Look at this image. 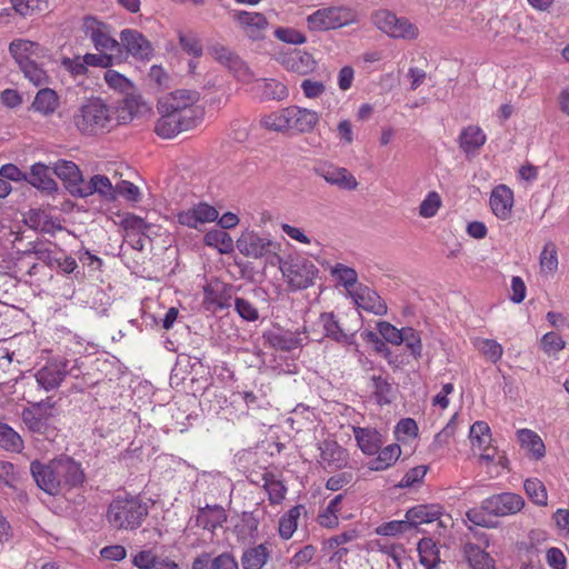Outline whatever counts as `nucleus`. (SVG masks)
Segmentation results:
<instances>
[{"mask_svg":"<svg viewBox=\"0 0 569 569\" xmlns=\"http://www.w3.org/2000/svg\"><path fill=\"white\" fill-rule=\"evenodd\" d=\"M160 118L154 126L157 136L171 139L182 131L196 128L203 118L201 108H187L186 104L159 103Z\"/></svg>","mask_w":569,"mask_h":569,"instance_id":"obj_1","label":"nucleus"},{"mask_svg":"<svg viewBox=\"0 0 569 569\" xmlns=\"http://www.w3.org/2000/svg\"><path fill=\"white\" fill-rule=\"evenodd\" d=\"M148 515L149 506L139 495H127L111 500L106 517L112 528L133 531L141 527Z\"/></svg>","mask_w":569,"mask_h":569,"instance_id":"obj_2","label":"nucleus"},{"mask_svg":"<svg viewBox=\"0 0 569 569\" xmlns=\"http://www.w3.org/2000/svg\"><path fill=\"white\" fill-rule=\"evenodd\" d=\"M54 402L51 397L32 402L21 411V420L28 431L46 440H54L58 436L56 426Z\"/></svg>","mask_w":569,"mask_h":569,"instance_id":"obj_3","label":"nucleus"},{"mask_svg":"<svg viewBox=\"0 0 569 569\" xmlns=\"http://www.w3.org/2000/svg\"><path fill=\"white\" fill-rule=\"evenodd\" d=\"M74 124L83 134H98L113 126L111 108L101 98L88 99L73 117Z\"/></svg>","mask_w":569,"mask_h":569,"instance_id":"obj_4","label":"nucleus"},{"mask_svg":"<svg viewBox=\"0 0 569 569\" xmlns=\"http://www.w3.org/2000/svg\"><path fill=\"white\" fill-rule=\"evenodd\" d=\"M279 264L290 291H301L312 287L320 272L312 261L299 254L279 258Z\"/></svg>","mask_w":569,"mask_h":569,"instance_id":"obj_5","label":"nucleus"},{"mask_svg":"<svg viewBox=\"0 0 569 569\" xmlns=\"http://www.w3.org/2000/svg\"><path fill=\"white\" fill-rule=\"evenodd\" d=\"M81 375L79 360L76 359L71 363L64 357L50 358L34 373L38 388L49 392L58 389L67 376L78 378Z\"/></svg>","mask_w":569,"mask_h":569,"instance_id":"obj_6","label":"nucleus"},{"mask_svg":"<svg viewBox=\"0 0 569 569\" xmlns=\"http://www.w3.org/2000/svg\"><path fill=\"white\" fill-rule=\"evenodd\" d=\"M358 21V12L346 6L318 9L307 18L308 27L312 31L338 29Z\"/></svg>","mask_w":569,"mask_h":569,"instance_id":"obj_7","label":"nucleus"},{"mask_svg":"<svg viewBox=\"0 0 569 569\" xmlns=\"http://www.w3.org/2000/svg\"><path fill=\"white\" fill-rule=\"evenodd\" d=\"M53 459L60 493L79 489L83 486L87 476L80 461L64 453Z\"/></svg>","mask_w":569,"mask_h":569,"instance_id":"obj_8","label":"nucleus"},{"mask_svg":"<svg viewBox=\"0 0 569 569\" xmlns=\"http://www.w3.org/2000/svg\"><path fill=\"white\" fill-rule=\"evenodd\" d=\"M83 32L99 52L120 51L121 44L111 36V27L93 16L83 18Z\"/></svg>","mask_w":569,"mask_h":569,"instance_id":"obj_9","label":"nucleus"},{"mask_svg":"<svg viewBox=\"0 0 569 569\" xmlns=\"http://www.w3.org/2000/svg\"><path fill=\"white\" fill-rule=\"evenodd\" d=\"M262 338L271 348L284 352L301 349L309 341L308 331L306 328H303L302 331H291L281 327H277L263 331Z\"/></svg>","mask_w":569,"mask_h":569,"instance_id":"obj_10","label":"nucleus"},{"mask_svg":"<svg viewBox=\"0 0 569 569\" xmlns=\"http://www.w3.org/2000/svg\"><path fill=\"white\" fill-rule=\"evenodd\" d=\"M237 249L246 257L260 259L276 250V243L252 230H244L237 239Z\"/></svg>","mask_w":569,"mask_h":569,"instance_id":"obj_11","label":"nucleus"},{"mask_svg":"<svg viewBox=\"0 0 569 569\" xmlns=\"http://www.w3.org/2000/svg\"><path fill=\"white\" fill-rule=\"evenodd\" d=\"M525 507V499L515 492H501L483 499V509L495 517L518 513Z\"/></svg>","mask_w":569,"mask_h":569,"instance_id":"obj_12","label":"nucleus"},{"mask_svg":"<svg viewBox=\"0 0 569 569\" xmlns=\"http://www.w3.org/2000/svg\"><path fill=\"white\" fill-rule=\"evenodd\" d=\"M234 295V287L224 282L208 283L203 287V307L216 312L229 309Z\"/></svg>","mask_w":569,"mask_h":569,"instance_id":"obj_13","label":"nucleus"},{"mask_svg":"<svg viewBox=\"0 0 569 569\" xmlns=\"http://www.w3.org/2000/svg\"><path fill=\"white\" fill-rule=\"evenodd\" d=\"M276 60L286 70L298 73L300 76H307L313 72L317 67V62L312 54L300 49H291L286 52H278L276 54Z\"/></svg>","mask_w":569,"mask_h":569,"instance_id":"obj_14","label":"nucleus"},{"mask_svg":"<svg viewBox=\"0 0 569 569\" xmlns=\"http://www.w3.org/2000/svg\"><path fill=\"white\" fill-rule=\"evenodd\" d=\"M30 473L39 489L50 496L60 495L54 459H51L47 463L38 459L33 460L30 463Z\"/></svg>","mask_w":569,"mask_h":569,"instance_id":"obj_15","label":"nucleus"},{"mask_svg":"<svg viewBox=\"0 0 569 569\" xmlns=\"http://www.w3.org/2000/svg\"><path fill=\"white\" fill-rule=\"evenodd\" d=\"M53 173L62 181L64 189L74 198L83 186V176L79 167L70 160L59 159L53 163Z\"/></svg>","mask_w":569,"mask_h":569,"instance_id":"obj_16","label":"nucleus"},{"mask_svg":"<svg viewBox=\"0 0 569 569\" xmlns=\"http://www.w3.org/2000/svg\"><path fill=\"white\" fill-rule=\"evenodd\" d=\"M121 44L133 58L148 61L153 57L151 42L136 29H123L120 32Z\"/></svg>","mask_w":569,"mask_h":569,"instance_id":"obj_17","label":"nucleus"},{"mask_svg":"<svg viewBox=\"0 0 569 569\" xmlns=\"http://www.w3.org/2000/svg\"><path fill=\"white\" fill-rule=\"evenodd\" d=\"M353 303L368 312L377 316H383L388 307L378 292L366 284H358L349 297Z\"/></svg>","mask_w":569,"mask_h":569,"instance_id":"obj_18","label":"nucleus"},{"mask_svg":"<svg viewBox=\"0 0 569 569\" xmlns=\"http://www.w3.org/2000/svg\"><path fill=\"white\" fill-rule=\"evenodd\" d=\"M315 172L317 176L323 178L326 182L341 190H356L359 184L356 177L346 168L337 167L331 163H322L316 167Z\"/></svg>","mask_w":569,"mask_h":569,"instance_id":"obj_19","label":"nucleus"},{"mask_svg":"<svg viewBox=\"0 0 569 569\" xmlns=\"http://www.w3.org/2000/svg\"><path fill=\"white\" fill-rule=\"evenodd\" d=\"M218 217L219 212L213 206L199 202L188 210L178 212L177 221L181 226L197 229L199 224L213 222Z\"/></svg>","mask_w":569,"mask_h":569,"instance_id":"obj_20","label":"nucleus"},{"mask_svg":"<svg viewBox=\"0 0 569 569\" xmlns=\"http://www.w3.org/2000/svg\"><path fill=\"white\" fill-rule=\"evenodd\" d=\"M52 173L53 171L49 166L36 162L31 166L30 172L27 173L26 182L46 194H53L59 190V187L52 178Z\"/></svg>","mask_w":569,"mask_h":569,"instance_id":"obj_21","label":"nucleus"},{"mask_svg":"<svg viewBox=\"0 0 569 569\" xmlns=\"http://www.w3.org/2000/svg\"><path fill=\"white\" fill-rule=\"evenodd\" d=\"M192 521H194V526L214 532L217 528L227 521L226 510L220 505H206L198 509L194 517L190 518L189 525Z\"/></svg>","mask_w":569,"mask_h":569,"instance_id":"obj_22","label":"nucleus"},{"mask_svg":"<svg viewBox=\"0 0 569 569\" xmlns=\"http://www.w3.org/2000/svg\"><path fill=\"white\" fill-rule=\"evenodd\" d=\"M319 323L323 330V338L343 346H357L356 335L345 332L333 312H322L319 317Z\"/></svg>","mask_w":569,"mask_h":569,"instance_id":"obj_23","label":"nucleus"},{"mask_svg":"<svg viewBox=\"0 0 569 569\" xmlns=\"http://www.w3.org/2000/svg\"><path fill=\"white\" fill-rule=\"evenodd\" d=\"M318 449L326 467L341 469L348 465V452L336 440L326 439L318 445Z\"/></svg>","mask_w":569,"mask_h":569,"instance_id":"obj_24","label":"nucleus"},{"mask_svg":"<svg viewBox=\"0 0 569 569\" xmlns=\"http://www.w3.org/2000/svg\"><path fill=\"white\" fill-rule=\"evenodd\" d=\"M490 208L500 220H507L511 216L513 206V192L506 184H499L491 191Z\"/></svg>","mask_w":569,"mask_h":569,"instance_id":"obj_25","label":"nucleus"},{"mask_svg":"<svg viewBox=\"0 0 569 569\" xmlns=\"http://www.w3.org/2000/svg\"><path fill=\"white\" fill-rule=\"evenodd\" d=\"M442 507L437 503L418 505L407 510L405 518L410 522V528L418 530L420 525L431 523L442 516Z\"/></svg>","mask_w":569,"mask_h":569,"instance_id":"obj_26","label":"nucleus"},{"mask_svg":"<svg viewBox=\"0 0 569 569\" xmlns=\"http://www.w3.org/2000/svg\"><path fill=\"white\" fill-rule=\"evenodd\" d=\"M209 53L214 60L227 67L236 74L244 76L249 70L244 61L238 54L222 44H213L209 48Z\"/></svg>","mask_w":569,"mask_h":569,"instance_id":"obj_27","label":"nucleus"},{"mask_svg":"<svg viewBox=\"0 0 569 569\" xmlns=\"http://www.w3.org/2000/svg\"><path fill=\"white\" fill-rule=\"evenodd\" d=\"M93 193H98L104 201H114V187L110 179L103 174H94L89 182H83L79 198H87Z\"/></svg>","mask_w":569,"mask_h":569,"instance_id":"obj_28","label":"nucleus"},{"mask_svg":"<svg viewBox=\"0 0 569 569\" xmlns=\"http://www.w3.org/2000/svg\"><path fill=\"white\" fill-rule=\"evenodd\" d=\"M194 369L191 371L189 380L184 387V391L197 396H202L211 385L210 369L204 366L201 360L194 362Z\"/></svg>","mask_w":569,"mask_h":569,"instance_id":"obj_29","label":"nucleus"},{"mask_svg":"<svg viewBox=\"0 0 569 569\" xmlns=\"http://www.w3.org/2000/svg\"><path fill=\"white\" fill-rule=\"evenodd\" d=\"M462 553L470 569H496L492 557L477 543H465Z\"/></svg>","mask_w":569,"mask_h":569,"instance_id":"obj_30","label":"nucleus"},{"mask_svg":"<svg viewBox=\"0 0 569 569\" xmlns=\"http://www.w3.org/2000/svg\"><path fill=\"white\" fill-rule=\"evenodd\" d=\"M149 111L148 104L139 94L126 96L118 107V119L122 123L130 122L133 118Z\"/></svg>","mask_w":569,"mask_h":569,"instance_id":"obj_31","label":"nucleus"},{"mask_svg":"<svg viewBox=\"0 0 569 569\" xmlns=\"http://www.w3.org/2000/svg\"><path fill=\"white\" fill-rule=\"evenodd\" d=\"M353 433L358 447L367 456L376 455L382 446V436L376 429L356 427Z\"/></svg>","mask_w":569,"mask_h":569,"instance_id":"obj_32","label":"nucleus"},{"mask_svg":"<svg viewBox=\"0 0 569 569\" xmlns=\"http://www.w3.org/2000/svg\"><path fill=\"white\" fill-rule=\"evenodd\" d=\"M59 103V96L53 89L42 88L36 93L30 110L43 117H49L56 112Z\"/></svg>","mask_w":569,"mask_h":569,"instance_id":"obj_33","label":"nucleus"},{"mask_svg":"<svg viewBox=\"0 0 569 569\" xmlns=\"http://www.w3.org/2000/svg\"><path fill=\"white\" fill-rule=\"evenodd\" d=\"M200 361L198 357L180 355L170 373V386L173 388L182 387L184 389L191 371L194 369V362Z\"/></svg>","mask_w":569,"mask_h":569,"instance_id":"obj_34","label":"nucleus"},{"mask_svg":"<svg viewBox=\"0 0 569 569\" xmlns=\"http://www.w3.org/2000/svg\"><path fill=\"white\" fill-rule=\"evenodd\" d=\"M487 137L478 126H468L459 134V148L466 153H475L486 143Z\"/></svg>","mask_w":569,"mask_h":569,"instance_id":"obj_35","label":"nucleus"},{"mask_svg":"<svg viewBox=\"0 0 569 569\" xmlns=\"http://www.w3.org/2000/svg\"><path fill=\"white\" fill-rule=\"evenodd\" d=\"M290 119L291 129L299 132H309L318 123L319 116L313 110L290 106Z\"/></svg>","mask_w":569,"mask_h":569,"instance_id":"obj_36","label":"nucleus"},{"mask_svg":"<svg viewBox=\"0 0 569 569\" xmlns=\"http://www.w3.org/2000/svg\"><path fill=\"white\" fill-rule=\"evenodd\" d=\"M520 446L530 452L531 458L540 460L546 455V447L540 436L530 429H520L517 431Z\"/></svg>","mask_w":569,"mask_h":569,"instance_id":"obj_37","label":"nucleus"},{"mask_svg":"<svg viewBox=\"0 0 569 569\" xmlns=\"http://www.w3.org/2000/svg\"><path fill=\"white\" fill-rule=\"evenodd\" d=\"M378 456L368 462V468L372 471H382L396 463L401 455V448L397 443H391L383 449H379Z\"/></svg>","mask_w":569,"mask_h":569,"instance_id":"obj_38","label":"nucleus"},{"mask_svg":"<svg viewBox=\"0 0 569 569\" xmlns=\"http://www.w3.org/2000/svg\"><path fill=\"white\" fill-rule=\"evenodd\" d=\"M417 550L419 562L425 569H437L440 563L439 549L432 538H422L419 540Z\"/></svg>","mask_w":569,"mask_h":569,"instance_id":"obj_39","label":"nucleus"},{"mask_svg":"<svg viewBox=\"0 0 569 569\" xmlns=\"http://www.w3.org/2000/svg\"><path fill=\"white\" fill-rule=\"evenodd\" d=\"M270 558V552L266 543H260L253 548L246 549L241 557L243 569H262Z\"/></svg>","mask_w":569,"mask_h":569,"instance_id":"obj_40","label":"nucleus"},{"mask_svg":"<svg viewBox=\"0 0 569 569\" xmlns=\"http://www.w3.org/2000/svg\"><path fill=\"white\" fill-rule=\"evenodd\" d=\"M372 397L379 406L390 405L396 398V389L386 378L372 376Z\"/></svg>","mask_w":569,"mask_h":569,"instance_id":"obj_41","label":"nucleus"},{"mask_svg":"<svg viewBox=\"0 0 569 569\" xmlns=\"http://www.w3.org/2000/svg\"><path fill=\"white\" fill-rule=\"evenodd\" d=\"M261 480L263 481V489L268 492V499L271 505L281 503L287 493V487L283 481L274 478L272 472H263L260 475Z\"/></svg>","mask_w":569,"mask_h":569,"instance_id":"obj_42","label":"nucleus"},{"mask_svg":"<svg viewBox=\"0 0 569 569\" xmlns=\"http://www.w3.org/2000/svg\"><path fill=\"white\" fill-rule=\"evenodd\" d=\"M330 273L337 280V282L347 290L348 297H350V291H353L355 288L360 284L358 282L357 271L343 263H336L331 268Z\"/></svg>","mask_w":569,"mask_h":569,"instance_id":"obj_43","label":"nucleus"},{"mask_svg":"<svg viewBox=\"0 0 569 569\" xmlns=\"http://www.w3.org/2000/svg\"><path fill=\"white\" fill-rule=\"evenodd\" d=\"M0 447L6 451L21 452L24 442L21 436L8 423L0 421Z\"/></svg>","mask_w":569,"mask_h":569,"instance_id":"obj_44","label":"nucleus"},{"mask_svg":"<svg viewBox=\"0 0 569 569\" xmlns=\"http://www.w3.org/2000/svg\"><path fill=\"white\" fill-rule=\"evenodd\" d=\"M203 241L206 246L213 247L221 253H230L233 251V240L228 232L221 229H212L204 234Z\"/></svg>","mask_w":569,"mask_h":569,"instance_id":"obj_45","label":"nucleus"},{"mask_svg":"<svg viewBox=\"0 0 569 569\" xmlns=\"http://www.w3.org/2000/svg\"><path fill=\"white\" fill-rule=\"evenodd\" d=\"M305 509L302 505H297L290 508L279 520V536L288 540L297 530V521Z\"/></svg>","mask_w":569,"mask_h":569,"instance_id":"obj_46","label":"nucleus"},{"mask_svg":"<svg viewBox=\"0 0 569 569\" xmlns=\"http://www.w3.org/2000/svg\"><path fill=\"white\" fill-rule=\"evenodd\" d=\"M540 271L542 274L549 276L558 270V250L552 241H548L539 256Z\"/></svg>","mask_w":569,"mask_h":569,"instance_id":"obj_47","label":"nucleus"},{"mask_svg":"<svg viewBox=\"0 0 569 569\" xmlns=\"http://www.w3.org/2000/svg\"><path fill=\"white\" fill-rule=\"evenodd\" d=\"M37 47L38 43L36 42L23 39H17L9 44V52L20 67L24 64V62L31 60L30 56L34 52V49Z\"/></svg>","mask_w":569,"mask_h":569,"instance_id":"obj_48","label":"nucleus"},{"mask_svg":"<svg viewBox=\"0 0 569 569\" xmlns=\"http://www.w3.org/2000/svg\"><path fill=\"white\" fill-rule=\"evenodd\" d=\"M290 107L272 112L261 120L264 128L273 131H284L290 128Z\"/></svg>","mask_w":569,"mask_h":569,"instance_id":"obj_49","label":"nucleus"},{"mask_svg":"<svg viewBox=\"0 0 569 569\" xmlns=\"http://www.w3.org/2000/svg\"><path fill=\"white\" fill-rule=\"evenodd\" d=\"M19 69L33 86L40 87L50 82L47 71L36 61L30 60L20 66Z\"/></svg>","mask_w":569,"mask_h":569,"instance_id":"obj_50","label":"nucleus"},{"mask_svg":"<svg viewBox=\"0 0 569 569\" xmlns=\"http://www.w3.org/2000/svg\"><path fill=\"white\" fill-rule=\"evenodd\" d=\"M523 489L528 498L537 506H547L548 493L542 481L537 478L526 479Z\"/></svg>","mask_w":569,"mask_h":569,"instance_id":"obj_51","label":"nucleus"},{"mask_svg":"<svg viewBox=\"0 0 569 569\" xmlns=\"http://www.w3.org/2000/svg\"><path fill=\"white\" fill-rule=\"evenodd\" d=\"M343 496L337 495L327 506V508L319 513L318 516V522L323 528H336L339 525L338 519V511H339V505L342 501Z\"/></svg>","mask_w":569,"mask_h":569,"instance_id":"obj_52","label":"nucleus"},{"mask_svg":"<svg viewBox=\"0 0 569 569\" xmlns=\"http://www.w3.org/2000/svg\"><path fill=\"white\" fill-rule=\"evenodd\" d=\"M14 13L27 18L41 12L47 7V0H10Z\"/></svg>","mask_w":569,"mask_h":569,"instance_id":"obj_53","label":"nucleus"},{"mask_svg":"<svg viewBox=\"0 0 569 569\" xmlns=\"http://www.w3.org/2000/svg\"><path fill=\"white\" fill-rule=\"evenodd\" d=\"M234 20L244 28H253L257 30H262L268 26L267 18L260 12L236 11Z\"/></svg>","mask_w":569,"mask_h":569,"instance_id":"obj_54","label":"nucleus"},{"mask_svg":"<svg viewBox=\"0 0 569 569\" xmlns=\"http://www.w3.org/2000/svg\"><path fill=\"white\" fill-rule=\"evenodd\" d=\"M261 97L264 100L281 101L288 97V88L276 79H266Z\"/></svg>","mask_w":569,"mask_h":569,"instance_id":"obj_55","label":"nucleus"},{"mask_svg":"<svg viewBox=\"0 0 569 569\" xmlns=\"http://www.w3.org/2000/svg\"><path fill=\"white\" fill-rule=\"evenodd\" d=\"M418 28L406 18H398V22L393 23L388 36L401 39H416L418 37Z\"/></svg>","mask_w":569,"mask_h":569,"instance_id":"obj_56","label":"nucleus"},{"mask_svg":"<svg viewBox=\"0 0 569 569\" xmlns=\"http://www.w3.org/2000/svg\"><path fill=\"white\" fill-rule=\"evenodd\" d=\"M401 333L403 337L402 343L410 350L411 356L415 359L421 358L422 343L420 333L411 327L402 328Z\"/></svg>","mask_w":569,"mask_h":569,"instance_id":"obj_57","label":"nucleus"},{"mask_svg":"<svg viewBox=\"0 0 569 569\" xmlns=\"http://www.w3.org/2000/svg\"><path fill=\"white\" fill-rule=\"evenodd\" d=\"M178 38H179V44L184 52H187L188 54H190L194 58H199L202 56L203 49H202L200 40L196 33L179 32Z\"/></svg>","mask_w":569,"mask_h":569,"instance_id":"obj_58","label":"nucleus"},{"mask_svg":"<svg viewBox=\"0 0 569 569\" xmlns=\"http://www.w3.org/2000/svg\"><path fill=\"white\" fill-rule=\"evenodd\" d=\"M121 227L127 232H136L137 234L144 236L150 229L151 224L146 222L141 217L134 213H126L120 222Z\"/></svg>","mask_w":569,"mask_h":569,"instance_id":"obj_59","label":"nucleus"},{"mask_svg":"<svg viewBox=\"0 0 569 569\" xmlns=\"http://www.w3.org/2000/svg\"><path fill=\"white\" fill-rule=\"evenodd\" d=\"M410 522L405 520H392L383 522L376 528V533L385 537H393L410 531Z\"/></svg>","mask_w":569,"mask_h":569,"instance_id":"obj_60","label":"nucleus"},{"mask_svg":"<svg viewBox=\"0 0 569 569\" xmlns=\"http://www.w3.org/2000/svg\"><path fill=\"white\" fill-rule=\"evenodd\" d=\"M441 204L442 201L439 193L436 191H430L419 206V214L422 218H432L437 214Z\"/></svg>","mask_w":569,"mask_h":569,"instance_id":"obj_61","label":"nucleus"},{"mask_svg":"<svg viewBox=\"0 0 569 569\" xmlns=\"http://www.w3.org/2000/svg\"><path fill=\"white\" fill-rule=\"evenodd\" d=\"M117 196H121L127 201L134 203L141 200L140 189L128 180H121L114 186V200Z\"/></svg>","mask_w":569,"mask_h":569,"instance_id":"obj_62","label":"nucleus"},{"mask_svg":"<svg viewBox=\"0 0 569 569\" xmlns=\"http://www.w3.org/2000/svg\"><path fill=\"white\" fill-rule=\"evenodd\" d=\"M479 350L492 363H497L503 353L502 346L493 339H482L479 342Z\"/></svg>","mask_w":569,"mask_h":569,"instance_id":"obj_63","label":"nucleus"},{"mask_svg":"<svg viewBox=\"0 0 569 569\" xmlns=\"http://www.w3.org/2000/svg\"><path fill=\"white\" fill-rule=\"evenodd\" d=\"M541 349L548 355H556L566 347L565 340L556 332H547L540 340Z\"/></svg>","mask_w":569,"mask_h":569,"instance_id":"obj_64","label":"nucleus"}]
</instances>
